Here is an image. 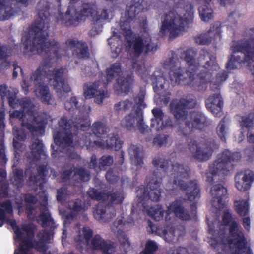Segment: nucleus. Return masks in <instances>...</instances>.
Wrapping results in <instances>:
<instances>
[{"label": "nucleus", "mask_w": 254, "mask_h": 254, "mask_svg": "<svg viewBox=\"0 0 254 254\" xmlns=\"http://www.w3.org/2000/svg\"><path fill=\"white\" fill-rule=\"evenodd\" d=\"M0 162L6 163L7 159L5 154V149L3 138L4 137V129H0Z\"/></svg>", "instance_id": "52"}, {"label": "nucleus", "mask_w": 254, "mask_h": 254, "mask_svg": "<svg viewBox=\"0 0 254 254\" xmlns=\"http://www.w3.org/2000/svg\"><path fill=\"white\" fill-rule=\"evenodd\" d=\"M18 90L14 88L8 87L6 85L0 86V95L1 99L4 100L6 97L8 100V104L12 108H16L20 106L27 114L34 117L36 116V107L32 100L29 97H24L21 99L17 98Z\"/></svg>", "instance_id": "10"}, {"label": "nucleus", "mask_w": 254, "mask_h": 254, "mask_svg": "<svg viewBox=\"0 0 254 254\" xmlns=\"http://www.w3.org/2000/svg\"><path fill=\"white\" fill-rule=\"evenodd\" d=\"M75 121H72L70 119H68L66 116L62 117L59 121V125L62 129L63 131H57L53 135L54 142L56 145L59 146L83 148L85 147L87 149V146L85 144L83 145H78L79 143H84L86 140L84 139L83 134L82 137L79 138L76 134H73L71 132V128L74 126L77 129L84 130L86 128L90 126V123L88 119V116L87 115L83 116L82 117L76 118Z\"/></svg>", "instance_id": "4"}, {"label": "nucleus", "mask_w": 254, "mask_h": 254, "mask_svg": "<svg viewBox=\"0 0 254 254\" xmlns=\"http://www.w3.org/2000/svg\"><path fill=\"white\" fill-rule=\"evenodd\" d=\"M109 214L106 213V208L103 206H98L94 212V216L96 219L104 222L108 221L109 219L113 218L116 215L115 211Z\"/></svg>", "instance_id": "40"}, {"label": "nucleus", "mask_w": 254, "mask_h": 254, "mask_svg": "<svg viewBox=\"0 0 254 254\" xmlns=\"http://www.w3.org/2000/svg\"><path fill=\"white\" fill-rule=\"evenodd\" d=\"M106 179L109 184H114L120 179L118 172H115L113 169H109L105 175Z\"/></svg>", "instance_id": "50"}, {"label": "nucleus", "mask_w": 254, "mask_h": 254, "mask_svg": "<svg viewBox=\"0 0 254 254\" xmlns=\"http://www.w3.org/2000/svg\"><path fill=\"white\" fill-rule=\"evenodd\" d=\"M199 16H211L213 10L208 5H202L199 8Z\"/></svg>", "instance_id": "60"}, {"label": "nucleus", "mask_w": 254, "mask_h": 254, "mask_svg": "<svg viewBox=\"0 0 254 254\" xmlns=\"http://www.w3.org/2000/svg\"><path fill=\"white\" fill-rule=\"evenodd\" d=\"M67 47L72 51L78 60H87L90 58V52L87 42L83 40L68 39L65 41Z\"/></svg>", "instance_id": "18"}, {"label": "nucleus", "mask_w": 254, "mask_h": 254, "mask_svg": "<svg viewBox=\"0 0 254 254\" xmlns=\"http://www.w3.org/2000/svg\"><path fill=\"white\" fill-rule=\"evenodd\" d=\"M11 55V48L7 44H2L0 42V60L3 61L1 64V67L7 68L10 66L11 63L7 60Z\"/></svg>", "instance_id": "32"}, {"label": "nucleus", "mask_w": 254, "mask_h": 254, "mask_svg": "<svg viewBox=\"0 0 254 254\" xmlns=\"http://www.w3.org/2000/svg\"><path fill=\"white\" fill-rule=\"evenodd\" d=\"M66 197L65 190L61 188L57 190V200L58 201L62 202L65 200Z\"/></svg>", "instance_id": "63"}, {"label": "nucleus", "mask_w": 254, "mask_h": 254, "mask_svg": "<svg viewBox=\"0 0 254 254\" xmlns=\"http://www.w3.org/2000/svg\"><path fill=\"white\" fill-rule=\"evenodd\" d=\"M196 53L194 49L190 48L184 53L186 62L185 72L180 63L173 59L165 65L169 70V79L173 84L183 82L195 90H202L206 88L208 82L218 84L226 80L227 74L219 71L215 56H210L207 52L203 51L196 62L194 58Z\"/></svg>", "instance_id": "2"}, {"label": "nucleus", "mask_w": 254, "mask_h": 254, "mask_svg": "<svg viewBox=\"0 0 254 254\" xmlns=\"http://www.w3.org/2000/svg\"><path fill=\"white\" fill-rule=\"evenodd\" d=\"M36 8L39 16H50L53 13V9L51 7V4L47 0H40L37 4Z\"/></svg>", "instance_id": "41"}, {"label": "nucleus", "mask_w": 254, "mask_h": 254, "mask_svg": "<svg viewBox=\"0 0 254 254\" xmlns=\"http://www.w3.org/2000/svg\"><path fill=\"white\" fill-rule=\"evenodd\" d=\"M68 208L75 212H79L83 209L82 200L79 199L71 200L68 203Z\"/></svg>", "instance_id": "51"}, {"label": "nucleus", "mask_w": 254, "mask_h": 254, "mask_svg": "<svg viewBox=\"0 0 254 254\" xmlns=\"http://www.w3.org/2000/svg\"><path fill=\"white\" fill-rule=\"evenodd\" d=\"M33 0H0V15L2 16H13L18 14L19 9H14L9 3L16 2L24 6H27L33 2Z\"/></svg>", "instance_id": "23"}, {"label": "nucleus", "mask_w": 254, "mask_h": 254, "mask_svg": "<svg viewBox=\"0 0 254 254\" xmlns=\"http://www.w3.org/2000/svg\"><path fill=\"white\" fill-rule=\"evenodd\" d=\"M160 29L162 35L169 34L171 38H175L182 34L186 28L193 22L192 17H165Z\"/></svg>", "instance_id": "11"}, {"label": "nucleus", "mask_w": 254, "mask_h": 254, "mask_svg": "<svg viewBox=\"0 0 254 254\" xmlns=\"http://www.w3.org/2000/svg\"><path fill=\"white\" fill-rule=\"evenodd\" d=\"M39 217L42 223V226L43 227H50L51 228L54 229L55 228L54 219L52 218L50 213L46 206H44V208L42 209V211Z\"/></svg>", "instance_id": "36"}, {"label": "nucleus", "mask_w": 254, "mask_h": 254, "mask_svg": "<svg viewBox=\"0 0 254 254\" xmlns=\"http://www.w3.org/2000/svg\"><path fill=\"white\" fill-rule=\"evenodd\" d=\"M9 184L2 183L0 187V195L2 197H7L8 195Z\"/></svg>", "instance_id": "62"}, {"label": "nucleus", "mask_w": 254, "mask_h": 254, "mask_svg": "<svg viewBox=\"0 0 254 254\" xmlns=\"http://www.w3.org/2000/svg\"><path fill=\"white\" fill-rule=\"evenodd\" d=\"M154 118H152L151 122V129L155 128V131H159V108H154L152 110Z\"/></svg>", "instance_id": "57"}, {"label": "nucleus", "mask_w": 254, "mask_h": 254, "mask_svg": "<svg viewBox=\"0 0 254 254\" xmlns=\"http://www.w3.org/2000/svg\"><path fill=\"white\" fill-rule=\"evenodd\" d=\"M105 201H108L110 205H120L123 203L125 199L122 189H113L104 193Z\"/></svg>", "instance_id": "28"}, {"label": "nucleus", "mask_w": 254, "mask_h": 254, "mask_svg": "<svg viewBox=\"0 0 254 254\" xmlns=\"http://www.w3.org/2000/svg\"><path fill=\"white\" fill-rule=\"evenodd\" d=\"M49 17H37L34 24L29 27L28 31L25 32L21 38L24 46V55L41 54L45 53V58L41 66L33 72L30 79L33 81L35 87L39 90L41 101L47 105L52 104V98L47 85L44 82L49 81L56 91L59 98L63 99L65 94L71 91V88L64 77L65 68L61 67L50 70L53 63L61 59L63 53L60 44L55 40L46 42L49 36L47 31L49 28L48 21Z\"/></svg>", "instance_id": "1"}, {"label": "nucleus", "mask_w": 254, "mask_h": 254, "mask_svg": "<svg viewBox=\"0 0 254 254\" xmlns=\"http://www.w3.org/2000/svg\"><path fill=\"white\" fill-rule=\"evenodd\" d=\"M241 127V135L236 139L241 142L245 137V133L247 132V137L249 142L254 143V125L251 115L240 116L238 119Z\"/></svg>", "instance_id": "19"}, {"label": "nucleus", "mask_w": 254, "mask_h": 254, "mask_svg": "<svg viewBox=\"0 0 254 254\" xmlns=\"http://www.w3.org/2000/svg\"><path fill=\"white\" fill-rule=\"evenodd\" d=\"M168 254H188V253L186 248H180L176 249H171L169 250Z\"/></svg>", "instance_id": "64"}, {"label": "nucleus", "mask_w": 254, "mask_h": 254, "mask_svg": "<svg viewBox=\"0 0 254 254\" xmlns=\"http://www.w3.org/2000/svg\"><path fill=\"white\" fill-rule=\"evenodd\" d=\"M220 27H213L208 33L201 34L195 37V41L199 44H207L212 41L220 39L221 34Z\"/></svg>", "instance_id": "27"}, {"label": "nucleus", "mask_w": 254, "mask_h": 254, "mask_svg": "<svg viewBox=\"0 0 254 254\" xmlns=\"http://www.w3.org/2000/svg\"><path fill=\"white\" fill-rule=\"evenodd\" d=\"M172 177L174 178L173 183L178 185L186 192L188 199L193 201L199 197L200 190L195 181L188 182L189 176L188 168L176 163L172 166Z\"/></svg>", "instance_id": "9"}, {"label": "nucleus", "mask_w": 254, "mask_h": 254, "mask_svg": "<svg viewBox=\"0 0 254 254\" xmlns=\"http://www.w3.org/2000/svg\"><path fill=\"white\" fill-rule=\"evenodd\" d=\"M93 22V26L91 29L89 31L88 34L91 37H94L99 34L102 31L103 25V22L107 19L108 17H91Z\"/></svg>", "instance_id": "33"}, {"label": "nucleus", "mask_w": 254, "mask_h": 254, "mask_svg": "<svg viewBox=\"0 0 254 254\" xmlns=\"http://www.w3.org/2000/svg\"><path fill=\"white\" fill-rule=\"evenodd\" d=\"M135 72L141 77L142 80L145 81L147 80L148 78L149 72L146 69L144 64L137 65L135 69Z\"/></svg>", "instance_id": "55"}, {"label": "nucleus", "mask_w": 254, "mask_h": 254, "mask_svg": "<svg viewBox=\"0 0 254 254\" xmlns=\"http://www.w3.org/2000/svg\"><path fill=\"white\" fill-rule=\"evenodd\" d=\"M10 117L17 118L21 122V127L31 133H42L45 132L46 122L41 117L27 115L24 111L14 110Z\"/></svg>", "instance_id": "12"}, {"label": "nucleus", "mask_w": 254, "mask_h": 254, "mask_svg": "<svg viewBox=\"0 0 254 254\" xmlns=\"http://www.w3.org/2000/svg\"><path fill=\"white\" fill-rule=\"evenodd\" d=\"M86 141L84 143L80 142L79 145H86L87 146V149L90 150L96 147H100L102 149H113L116 151L120 150L123 144V142L119 139L118 134H113L112 135H109L107 136L105 141L103 139L100 140H94L92 141L91 138ZM79 145V144H78Z\"/></svg>", "instance_id": "17"}, {"label": "nucleus", "mask_w": 254, "mask_h": 254, "mask_svg": "<svg viewBox=\"0 0 254 254\" xmlns=\"http://www.w3.org/2000/svg\"><path fill=\"white\" fill-rule=\"evenodd\" d=\"M113 163V156L108 155L102 156L99 160V168L100 170H105L106 167H109Z\"/></svg>", "instance_id": "46"}, {"label": "nucleus", "mask_w": 254, "mask_h": 254, "mask_svg": "<svg viewBox=\"0 0 254 254\" xmlns=\"http://www.w3.org/2000/svg\"><path fill=\"white\" fill-rule=\"evenodd\" d=\"M116 233L120 245L123 247H129L130 245L129 241L127 235L125 233L123 230L120 231H117Z\"/></svg>", "instance_id": "54"}, {"label": "nucleus", "mask_w": 254, "mask_h": 254, "mask_svg": "<svg viewBox=\"0 0 254 254\" xmlns=\"http://www.w3.org/2000/svg\"><path fill=\"white\" fill-rule=\"evenodd\" d=\"M216 133L219 138L225 141L230 133V126L228 122L224 120H221L216 128Z\"/></svg>", "instance_id": "35"}, {"label": "nucleus", "mask_w": 254, "mask_h": 254, "mask_svg": "<svg viewBox=\"0 0 254 254\" xmlns=\"http://www.w3.org/2000/svg\"><path fill=\"white\" fill-rule=\"evenodd\" d=\"M135 17H121L120 27L121 29L126 31L125 39H126V47L130 48L132 47L133 55L136 57H139L142 53L145 46L146 48V52L149 51V44L145 45L143 38L140 36L135 37L132 41L129 39L133 34V32L130 29V24L127 20H132Z\"/></svg>", "instance_id": "13"}, {"label": "nucleus", "mask_w": 254, "mask_h": 254, "mask_svg": "<svg viewBox=\"0 0 254 254\" xmlns=\"http://www.w3.org/2000/svg\"><path fill=\"white\" fill-rule=\"evenodd\" d=\"M144 94L143 93H139L138 97V102L137 103V107L135 111L136 114H137V111L138 109H140L141 111H143L142 109L146 107V105L144 103Z\"/></svg>", "instance_id": "59"}, {"label": "nucleus", "mask_w": 254, "mask_h": 254, "mask_svg": "<svg viewBox=\"0 0 254 254\" xmlns=\"http://www.w3.org/2000/svg\"><path fill=\"white\" fill-rule=\"evenodd\" d=\"M123 221L122 219H119L114 222L113 225L112 226L111 229L112 231H113L114 233H116L117 231H120L123 230Z\"/></svg>", "instance_id": "61"}, {"label": "nucleus", "mask_w": 254, "mask_h": 254, "mask_svg": "<svg viewBox=\"0 0 254 254\" xmlns=\"http://www.w3.org/2000/svg\"><path fill=\"white\" fill-rule=\"evenodd\" d=\"M78 0H70V5L68 6L66 12V16H73L74 14L77 16H108L111 14V10L107 9H99L97 6L93 3H85L82 5L78 11L74 9L73 4L76 3Z\"/></svg>", "instance_id": "16"}, {"label": "nucleus", "mask_w": 254, "mask_h": 254, "mask_svg": "<svg viewBox=\"0 0 254 254\" xmlns=\"http://www.w3.org/2000/svg\"><path fill=\"white\" fill-rule=\"evenodd\" d=\"M93 230L90 227L83 226L75 237V242L78 247L82 248L91 241L93 249L100 251L102 254H113L115 252L114 242L104 239L99 234H96L93 237Z\"/></svg>", "instance_id": "7"}, {"label": "nucleus", "mask_w": 254, "mask_h": 254, "mask_svg": "<svg viewBox=\"0 0 254 254\" xmlns=\"http://www.w3.org/2000/svg\"><path fill=\"white\" fill-rule=\"evenodd\" d=\"M73 177L78 182H85L88 181L91 176L89 171L83 167L74 166Z\"/></svg>", "instance_id": "39"}, {"label": "nucleus", "mask_w": 254, "mask_h": 254, "mask_svg": "<svg viewBox=\"0 0 254 254\" xmlns=\"http://www.w3.org/2000/svg\"><path fill=\"white\" fill-rule=\"evenodd\" d=\"M248 201V198L246 197L245 199H240L235 202V210L240 216H246L248 214L249 210Z\"/></svg>", "instance_id": "38"}, {"label": "nucleus", "mask_w": 254, "mask_h": 254, "mask_svg": "<svg viewBox=\"0 0 254 254\" xmlns=\"http://www.w3.org/2000/svg\"><path fill=\"white\" fill-rule=\"evenodd\" d=\"M195 105L196 101L192 95L171 102L170 109L177 121L175 127L178 132L186 135L188 130H201L209 124L206 117L201 112L194 111L187 115L186 110L193 108Z\"/></svg>", "instance_id": "3"}, {"label": "nucleus", "mask_w": 254, "mask_h": 254, "mask_svg": "<svg viewBox=\"0 0 254 254\" xmlns=\"http://www.w3.org/2000/svg\"><path fill=\"white\" fill-rule=\"evenodd\" d=\"M133 102L128 99L121 101L114 105V109L117 111H126L129 110L132 106Z\"/></svg>", "instance_id": "49"}, {"label": "nucleus", "mask_w": 254, "mask_h": 254, "mask_svg": "<svg viewBox=\"0 0 254 254\" xmlns=\"http://www.w3.org/2000/svg\"><path fill=\"white\" fill-rule=\"evenodd\" d=\"M173 212L178 218L183 221L190 220L192 216L195 215V211L192 210L191 214H189L184 209L183 202L181 200H178L173 203L168 209L166 214H169Z\"/></svg>", "instance_id": "22"}, {"label": "nucleus", "mask_w": 254, "mask_h": 254, "mask_svg": "<svg viewBox=\"0 0 254 254\" xmlns=\"http://www.w3.org/2000/svg\"><path fill=\"white\" fill-rule=\"evenodd\" d=\"M69 19L64 22V26L69 27L71 26H76L78 25L83 20V18L86 17H69ZM88 18L89 17H87Z\"/></svg>", "instance_id": "58"}, {"label": "nucleus", "mask_w": 254, "mask_h": 254, "mask_svg": "<svg viewBox=\"0 0 254 254\" xmlns=\"http://www.w3.org/2000/svg\"><path fill=\"white\" fill-rule=\"evenodd\" d=\"M105 191L102 192L94 188L90 187L88 189L87 194L92 200L98 201H105L104 193H105Z\"/></svg>", "instance_id": "45"}, {"label": "nucleus", "mask_w": 254, "mask_h": 254, "mask_svg": "<svg viewBox=\"0 0 254 254\" xmlns=\"http://www.w3.org/2000/svg\"><path fill=\"white\" fill-rule=\"evenodd\" d=\"M143 0H132L127 5L126 16H136L144 10Z\"/></svg>", "instance_id": "30"}, {"label": "nucleus", "mask_w": 254, "mask_h": 254, "mask_svg": "<svg viewBox=\"0 0 254 254\" xmlns=\"http://www.w3.org/2000/svg\"><path fill=\"white\" fill-rule=\"evenodd\" d=\"M128 153L135 166L141 167L143 164V153L137 145L131 144L128 148Z\"/></svg>", "instance_id": "31"}, {"label": "nucleus", "mask_w": 254, "mask_h": 254, "mask_svg": "<svg viewBox=\"0 0 254 254\" xmlns=\"http://www.w3.org/2000/svg\"><path fill=\"white\" fill-rule=\"evenodd\" d=\"M13 213V207L12 202L10 200H7L0 202V227L2 226L4 223H8L12 220L9 219L6 214ZM13 220H14L13 219Z\"/></svg>", "instance_id": "29"}, {"label": "nucleus", "mask_w": 254, "mask_h": 254, "mask_svg": "<svg viewBox=\"0 0 254 254\" xmlns=\"http://www.w3.org/2000/svg\"><path fill=\"white\" fill-rule=\"evenodd\" d=\"M254 181V173L251 170H246L238 173L235 176V186L241 191L249 190Z\"/></svg>", "instance_id": "20"}, {"label": "nucleus", "mask_w": 254, "mask_h": 254, "mask_svg": "<svg viewBox=\"0 0 254 254\" xmlns=\"http://www.w3.org/2000/svg\"><path fill=\"white\" fill-rule=\"evenodd\" d=\"M106 82L104 83V89L99 88L100 81L95 82L84 89V95L86 99L95 98V102L101 104L103 100L109 97L107 90V85L112 82L116 77L120 76L122 73L121 64L119 62H116L110 65L105 71Z\"/></svg>", "instance_id": "8"}, {"label": "nucleus", "mask_w": 254, "mask_h": 254, "mask_svg": "<svg viewBox=\"0 0 254 254\" xmlns=\"http://www.w3.org/2000/svg\"><path fill=\"white\" fill-rule=\"evenodd\" d=\"M152 163L156 168L157 171H153L152 176L147 183V187L144 188L140 198L142 201L150 200L157 202L159 201V177L158 175L159 159H153Z\"/></svg>", "instance_id": "15"}, {"label": "nucleus", "mask_w": 254, "mask_h": 254, "mask_svg": "<svg viewBox=\"0 0 254 254\" xmlns=\"http://www.w3.org/2000/svg\"><path fill=\"white\" fill-rule=\"evenodd\" d=\"M144 209L146 210L147 215L156 221H159V205H156V208L152 206L149 207L143 203Z\"/></svg>", "instance_id": "48"}, {"label": "nucleus", "mask_w": 254, "mask_h": 254, "mask_svg": "<svg viewBox=\"0 0 254 254\" xmlns=\"http://www.w3.org/2000/svg\"><path fill=\"white\" fill-rule=\"evenodd\" d=\"M117 83L122 93L127 95L129 92L133 79L130 75L126 77H119L117 79Z\"/></svg>", "instance_id": "34"}, {"label": "nucleus", "mask_w": 254, "mask_h": 254, "mask_svg": "<svg viewBox=\"0 0 254 254\" xmlns=\"http://www.w3.org/2000/svg\"><path fill=\"white\" fill-rule=\"evenodd\" d=\"M136 119L137 121L136 126L138 130L141 134H144L150 131H153L154 130H155V128L151 129L149 128L148 125H146L143 120V112L138 109L137 111V114Z\"/></svg>", "instance_id": "37"}, {"label": "nucleus", "mask_w": 254, "mask_h": 254, "mask_svg": "<svg viewBox=\"0 0 254 254\" xmlns=\"http://www.w3.org/2000/svg\"><path fill=\"white\" fill-rule=\"evenodd\" d=\"M92 131L93 133L85 132L83 134L84 139L89 140V138H91V140L93 141L95 137L100 139L103 138V135L107 134L109 131V128L106 121H98L92 124Z\"/></svg>", "instance_id": "21"}, {"label": "nucleus", "mask_w": 254, "mask_h": 254, "mask_svg": "<svg viewBox=\"0 0 254 254\" xmlns=\"http://www.w3.org/2000/svg\"><path fill=\"white\" fill-rule=\"evenodd\" d=\"M10 225L13 230L16 241L30 242L34 248L39 252H45L48 248L47 244L51 240V232L48 230L40 231L37 235L38 241L34 240L35 237V227L31 224H24L21 226V229L26 233V237H23V233L20 227L17 225L15 220L10 222Z\"/></svg>", "instance_id": "5"}, {"label": "nucleus", "mask_w": 254, "mask_h": 254, "mask_svg": "<svg viewBox=\"0 0 254 254\" xmlns=\"http://www.w3.org/2000/svg\"><path fill=\"white\" fill-rule=\"evenodd\" d=\"M184 231V228H182L181 230L179 229H173L172 227H167L163 232V238L166 241L170 242L173 239L175 235L177 236L181 235Z\"/></svg>", "instance_id": "44"}, {"label": "nucleus", "mask_w": 254, "mask_h": 254, "mask_svg": "<svg viewBox=\"0 0 254 254\" xmlns=\"http://www.w3.org/2000/svg\"><path fill=\"white\" fill-rule=\"evenodd\" d=\"M38 174H32L29 177L30 182L33 185L41 186L46 182L48 173V165H40L37 167Z\"/></svg>", "instance_id": "26"}, {"label": "nucleus", "mask_w": 254, "mask_h": 254, "mask_svg": "<svg viewBox=\"0 0 254 254\" xmlns=\"http://www.w3.org/2000/svg\"><path fill=\"white\" fill-rule=\"evenodd\" d=\"M157 249L158 246L156 243L152 240H148L145 244L144 249L139 254H154Z\"/></svg>", "instance_id": "47"}, {"label": "nucleus", "mask_w": 254, "mask_h": 254, "mask_svg": "<svg viewBox=\"0 0 254 254\" xmlns=\"http://www.w3.org/2000/svg\"><path fill=\"white\" fill-rule=\"evenodd\" d=\"M11 183L17 188L22 187L24 183L23 171L21 169L16 168L13 171V175L10 177Z\"/></svg>", "instance_id": "43"}, {"label": "nucleus", "mask_w": 254, "mask_h": 254, "mask_svg": "<svg viewBox=\"0 0 254 254\" xmlns=\"http://www.w3.org/2000/svg\"><path fill=\"white\" fill-rule=\"evenodd\" d=\"M31 155L28 157L30 163H35L41 158L45 159L47 157L42 141L36 138L29 146Z\"/></svg>", "instance_id": "24"}, {"label": "nucleus", "mask_w": 254, "mask_h": 254, "mask_svg": "<svg viewBox=\"0 0 254 254\" xmlns=\"http://www.w3.org/2000/svg\"><path fill=\"white\" fill-rule=\"evenodd\" d=\"M223 102L219 94L210 96L206 101V107L215 116H220L222 113Z\"/></svg>", "instance_id": "25"}, {"label": "nucleus", "mask_w": 254, "mask_h": 254, "mask_svg": "<svg viewBox=\"0 0 254 254\" xmlns=\"http://www.w3.org/2000/svg\"><path fill=\"white\" fill-rule=\"evenodd\" d=\"M241 157L239 153H232L228 150L219 154L217 159L209 165L205 173L206 181L214 183L222 181L225 176L228 175L232 166L231 163L240 160Z\"/></svg>", "instance_id": "6"}, {"label": "nucleus", "mask_w": 254, "mask_h": 254, "mask_svg": "<svg viewBox=\"0 0 254 254\" xmlns=\"http://www.w3.org/2000/svg\"><path fill=\"white\" fill-rule=\"evenodd\" d=\"M188 147L194 158L200 161H206L210 158L213 151L218 148V145L211 140L202 139L190 142Z\"/></svg>", "instance_id": "14"}, {"label": "nucleus", "mask_w": 254, "mask_h": 254, "mask_svg": "<svg viewBox=\"0 0 254 254\" xmlns=\"http://www.w3.org/2000/svg\"><path fill=\"white\" fill-rule=\"evenodd\" d=\"M78 104L79 103L77 97L75 96H72L70 98L69 100L66 101L64 103L65 109L69 111H73L79 108Z\"/></svg>", "instance_id": "53"}, {"label": "nucleus", "mask_w": 254, "mask_h": 254, "mask_svg": "<svg viewBox=\"0 0 254 254\" xmlns=\"http://www.w3.org/2000/svg\"><path fill=\"white\" fill-rule=\"evenodd\" d=\"M66 166L69 169L64 170L61 174V179L64 182H65L70 179L73 172H74L73 164L66 163Z\"/></svg>", "instance_id": "56"}, {"label": "nucleus", "mask_w": 254, "mask_h": 254, "mask_svg": "<svg viewBox=\"0 0 254 254\" xmlns=\"http://www.w3.org/2000/svg\"><path fill=\"white\" fill-rule=\"evenodd\" d=\"M136 117L135 112L134 115L132 113H130L125 116L121 122V126L127 130H132L135 127L134 125L135 121H136Z\"/></svg>", "instance_id": "42"}]
</instances>
